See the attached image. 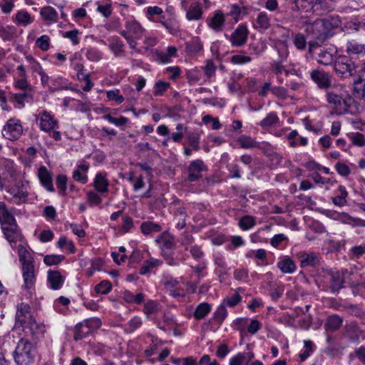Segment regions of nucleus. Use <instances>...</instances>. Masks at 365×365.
<instances>
[{
	"instance_id": "f257e3e1",
	"label": "nucleus",
	"mask_w": 365,
	"mask_h": 365,
	"mask_svg": "<svg viewBox=\"0 0 365 365\" xmlns=\"http://www.w3.org/2000/svg\"><path fill=\"white\" fill-rule=\"evenodd\" d=\"M326 100L331 109V113L336 115L354 114L353 101L346 98L341 90H329L326 93Z\"/></svg>"
},
{
	"instance_id": "f03ea898",
	"label": "nucleus",
	"mask_w": 365,
	"mask_h": 365,
	"mask_svg": "<svg viewBox=\"0 0 365 365\" xmlns=\"http://www.w3.org/2000/svg\"><path fill=\"white\" fill-rule=\"evenodd\" d=\"M338 25V20L331 24L327 19H317L314 21H307L304 26L308 36L322 41L328 38L331 27H337Z\"/></svg>"
},
{
	"instance_id": "7ed1b4c3",
	"label": "nucleus",
	"mask_w": 365,
	"mask_h": 365,
	"mask_svg": "<svg viewBox=\"0 0 365 365\" xmlns=\"http://www.w3.org/2000/svg\"><path fill=\"white\" fill-rule=\"evenodd\" d=\"M37 350L34 343L27 339H21L13 353L16 365H31L36 356Z\"/></svg>"
},
{
	"instance_id": "20e7f679",
	"label": "nucleus",
	"mask_w": 365,
	"mask_h": 365,
	"mask_svg": "<svg viewBox=\"0 0 365 365\" xmlns=\"http://www.w3.org/2000/svg\"><path fill=\"white\" fill-rule=\"evenodd\" d=\"M125 28V30H122L119 33L125 38L129 46L133 49H135L137 46L136 40L143 37L145 29L138 21L132 18L126 20Z\"/></svg>"
},
{
	"instance_id": "39448f33",
	"label": "nucleus",
	"mask_w": 365,
	"mask_h": 365,
	"mask_svg": "<svg viewBox=\"0 0 365 365\" xmlns=\"http://www.w3.org/2000/svg\"><path fill=\"white\" fill-rule=\"evenodd\" d=\"M294 7L297 10L312 11L317 15H322L333 9L332 4L327 0H295Z\"/></svg>"
},
{
	"instance_id": "423d86ee",
	"label": "nucleus",
	"mask_w": 365,
	"mask_h": 365,
	"mask_svg": "<svg viewBox=\"0 0 365 365\" xmlns=\"http://www.w3.org/2000/svg\"><path fill=\"white\" fill-rule=\"evenodd\" d=\"M356 66L354 61L348 56H339L334 63V70L340 78H346L356 73Z\"/></svg>"
},
{
	"instance_id": "0eeeda50",
	"label": "nucleus",
	"mask_w": 365,
	"mask_h": 365,
	"mask_svg": "<svg viewBox=\"0 0 365 365\" xmlns=\"http://www.w3.org/2000/svg\"><path fill=\"white\" fill-rule=\"evenodd\" d=\"M23 125L19 119L12 118L8 120L3 126L2 136L9 140L15 141L19 140L23 135Z\"/></svg>"
},
{
	"instance_id": "6e6552de",
	"label": "nucleus",
	"mask_w": 365,
	"mask_h": 365,
	"mask_svg": "<svg viewBox=\"0 0 365 365\" xmlns=\"http://www.w3.org/2000/svg\"><path fill=\"white\" fill-rule=\"evenodd\" d=\"M101 321L98 319L93 318L84 320L78 323L74 329L73 339L75 341L81 340L88 336L91 332L100 327Z\"/></svg>"
},
{
	"instance_id": "1a4fd4ad",
	"label": "nucleus",
	"mask_w": 365,
	"mask_h": 365,
	"mask_svg": "<svg viewBox=\"0 0 365 365\" xmlns=\"http://www.w3.org/2000/svg\"><path fill=\"white\" fill-rule=\"evenodd\" d=\"M21 271L24 279L22 287L28 290L29 297H31L37 274L34 263L21 265Z\"/></svg>"
},
{
	"instance_id": "9d476101",
	"label": "nucleus",
	"mask_w": 365,
	"mask_h": 365,
	"mask_svg": "<svg viewBox=\"0 0 365 365\" xmlns=\"http://www.w3.org/2000/svg\"><path fill=\"white\" fill-rule=\"evenodd\" d=\"M315 49V59L319 64L329 66L334 62L337 52L336 48L333 46L316 47Z\"/></svg>"
},
{
	"instance_id": "9b49d317",
	"label": "nucleus",
	"mask_w": 365,
	"mask_h": 365,
	"mask_svg": "<svg viewBox=\"0 0 365 365\" xmlns=\"http://www.w3.org/2000/svg\"><path fill=\"white\" fill-rule=\"evenodd\" d=\"M29 185L26 182H19L14 186L9 188L8 192L13 197L14 202L20 205L27 200Z\"/></svg>"
},
{
	"instance_id": "f8f14e48",
	"label": "nucleus",
	"mask_w": 365,
	"mask_h": 365,
	"mask_svg": "<svg viewBox=\"0 0 365 365\" xmlns=\"http://www.w3.org/2000/svg\"><path fill=\"white\" fill-rule=\"evenodd\" d=\"M248 34L249 31L247 26L244 24H240L230 36L226 34L225 36L229 39L232 46L239 47L246 43Z\"/></svg>"
},
{
	"instance_id": "ddd939ff",
	"label": "nucleus",
	"mask_w": 365,
	"mask_h": 365,
	"mask_svg": "<svg viewBox=\"0 0 365 365\" xmlns=\"http://www.w3.org/2000/svg\"><path fill=\"white\" fill-rule=\"evenodd\" d=\"M311 79L321 89H328L331 84V76L323 70L315 69L310 72Z\"/></svg>"
},
{
	"instance_id": "4468645a",
	"label": "nucleus",
	"mask_w": 365,
	"mask_h": 365,
	"mask_svg": "<svg viewBox=\"0 0 365 365\" xmlns=\"http://www.w3.org/2000/svg\"><path fill=\"white\" fill-rule=\"evenodd\" d=\"M22 327L25 334L31 336L34 339H38L43 337L46 331L43 324L38 323L35 319L29 321Z\"/></svg>"
},
{
	"instance_id": "2eb2a0df",
	"label": "nucleus",
	"mask_w": 365,
	"mask_h": 365,
	"mask_svg": "<svg viewBox=\"0 0 365 365\" xmlns=\"http://www.w3.org/2000/svg\"><path fill=\"white\" fill-rule=\"evenodd\" d=\"M207 170V167L202 160L197 159L190 162L187 167V180L195 182L202 177V173Z\"/></svg>"
},
{
	"instance_id": "dca6fc26",
	"label": "nucleus",
	"mask_w": 365,
	"mask_h": 365,
	"mask_svg": "<svg viewBox=\"0 0 365 365\" xmlns=\"http://www.w3.org/2000/svg\"><path fill=\"white\" fill-rule=\"evenodd\" d=\"M39 127L44 132H51L58 127V121L53 115L46 110H43L38 115Z\"/></svg>"
},
{
	"instance_id": "f3484780",
	"label": "nucleus",
	"mask_w": 365,
	"mask_h": 365,
	"mask_svg": "<svg viewBox=\"0 0 365 365\" xmlns=\"http://www.w3.org/2000/svg\"><path fill=\"white\" fill-rule=\"evenodd\" d=\"M33 319L34 318L31 313V307L28 304L22 302L17 305L16 325L23 327Z\"/></svg>"
},
{
	"instance_id": "a211bd4d",
	"label": "nucleus",
	"mask_w": 365,
	"mask_h": 365,
	"mask_svg": "<svg viewBox=\"0 0 365 365\" xmlns=\"http://www.w3.org/2000/svg\"><path fill=\"white\" fill-rule=\"evenodd\" d=\"M327 277L330 283V290L332 293L338 292L343 286V272L340 273L336 269H329L327 272Z\"/></svg>"
},
{
	"instance_id": "6ab92c4d",
	"label": "nucleus",
	"mask_w": 365,
	"mask_h": 365,
	"mask_svg": "<svg viewBox=\"0 0 365 365\" xmlns=\"http://www.w3.org/2000/svg\"><path fill=\"white\" fill-rule=\"evenodd\" d=\"M38 175L41 185L49 192H54V187L52 182L51 173L48 169L41 166L38 169Z\"/></svg>"
},
{
	"instance_id": "aec40b11",
	"label": "nucleus",
	"mask_w": 365,
	"mask_h": 365,
	"mask_svg": "<svg viewBox=\"0 0 365 365\" xmlns=\"http://www.w3.org/2000/svg\"><path fill=\"white\" fill-rule=\"evenodd\" d=\"M3 233L9 242H15L21 236L20 230L16 222L1 227Z\"/></svg>"
},
{
	"instance_id": "412c9836",
	"label": "nucleus",
	"mask_w": 365,
	"mask_h": 365,
	"mask_svg": "<svg viewBox=\"0 0 365 365\" xmlns=\"http://www.w3.org/2000/svg\"><path fill=\"white\" fill-rule=\"evenodd\" d=\"M65 277L57 270L49 269L48 271V283L52 289H59L63 282Z\"/></svg>"
},
{
	"instance_id": "4be33fe9",
	"label": "nucleus",
	"mask_w": 365,
	"mask_h": 365,
	"mask_svg": "<svg viewBox=\"0 0 365 365\" xmlns=\"http://www.w3.org/2000/svg\"><path fill=\"white\" fill-rule=\"evenodd\" d=\"M95 189L100 193L108 192L109 181L107 179L106 173H98L96 175L93 183Z\"/></svg>"
},
{
	"instance_id": "5701e85b",
	"label": "nucleus",
	"mask_w": 365,
	"mask_h": 365,
	"mask_svg": "<svg viewBox=\"0 0 365 365\" xmlns=\"http://www.w3.org/2000/svg\"><path fill=\"white\" fill-rule=\"evenodd\" d=\"M207 21L209 27L216 32H220L222 30L225 25V18L221 11H217L215 13L213 16L207 19Z\"/></svg>"
},
{
	"instance_id": "b1692460",
	"label": "nucleus",
	"mask_w": 365,
	"mask_h": 365,
	"mask_svg": "<svg viewBox=\"0 0 365 365\" xmlns=\"http://www.w3.org/2000/svg\"><path fill=\"white\" fill-rule=\"evenodd\" d=\"M155 241L163 250H171L175 248V244L174 242L173 237L168 232L162 233L160 235L156 237Z\"/></svg>"
},
{
	"instance_id": "393cba45",
	"label": "nucleus",
	"mask_w": 365,
	"mask_h": 365,
	"mask_svg": "<svg viewBox=\"0 0 365 365\" xmlns=\"http://www.w3.org/2000/svg\"><path fill=\"white\" fill-rule=\"evenodd\" d=\"M255 29L264 31L270 26V19L268 14L264 11H261L257 14L256 19L253 21Z\"/></svg>"
},
{
	"instance_id": "a878e982",
	"label": "nucleus",
	"mask_w": 365,
	"mask_h": 365,
	"mask_svg": "<svg viewBox=\"0 0 365 365\" xmlns=\"http://www.w3.org/2000/svg\"><path fill=\"white\" fill-rule=\"evenodd\" d=\"M300 266L302 268L307 267H315L319 263V257L314 252H303L299 255Z\"/></svg>"
},
{
	"instance_id": "bb28decb",
	"label": "nucleus",
	"mask_w": 365,
	"mask_h": 365,
	"mask_svg": "<svg viewBox=\"0 0 365 365\" xmlns=\"http://www.w3.org/2000/svg\"><path fill=\"white\" fill-rule=\"evenodd\" d=\"M343 323V318L337 314H332L327 317L324 323V329L327 331L334 332L339 329Z\"/></svg>"
},
{
	"instance_id": "cd10ccee",
	"label": "nucleus",
	"mask_w": 365,
	"mask_h": 365,
	"mask_svg": "<svg viewBox=\"0 0 365 365\" xmlns=\"http://www.w3.org/2000/svg\"><path fill=\"white\" fill-rule=\"evenodd\" d=\"M277 267L283 273L292 274L297 269L294 262L287 256H284L277 262Z\"/></svg>"
},
{
	"instance_id": "c85d7f7f",
	"label": "nucleus",
	"mask_w": 365,
	"mask_h": 365,
	"mask_svg": "<svg viewBox=\"0 0 365 365\" xmlns=\"http://www.w3.org/2000/svg\"><path fill=\"white\" fill-rule=\"evenodd\" d=\"M33 100V95L31 91H26L23 93H15L12 96L11 99V101L16 103L15 106L17 108H24L25 106V102H31Z\"/></svg>"
},
{
	"instance_id": "c756f323",
	"label": "nucleus",
	"mask_w": 365,
	"mask_h": 365,
	"mask_svg": "<svg viewBox=\"0 0 365 365\" xmlns=\"http://www.w3.org/2000/svg\"><path fill=\"white\" fill-rule=\"evenodd\" d=\"M343 284H347L351 289H353V286L356 285L359 280L361 278V275L356 270L349 271L347 269L343 270Z\"/></svg>"
},
{
	"instance_id": "7c9ffc66",
	"label": "nucleus",
	"mask_w": 365,
	"mask_h": 365,
	"mask_svg": "<svg viewBox=\"0 0 365 365\" xmlns=\"http://www.w3.org/2000/svg\"><path fill=\"white\" fill-rule=\"evenodd\" d=\"M202 13L200 3L193 2L186 11V18L188 21H197L202 18Z\"/></svg>"
},
{
	"instance_id": "2f4dec72",
	"label": "nucleus",
	"mask_w": 365,
	"mask_h": 365,
	"mask_svg": "<svg viewBox=\"0 0 365 365\" xmlns=\"http://www.w3.org/2000/svg\"><path fill=\"white\" fill-rule=\"evenodd\" d=\"M203 49V44L199 37L192 38L185 43V51L190 56L196 55Z\"/></svg>"
},
{
	"instance_id": "473e14b6",
	"label": "nucleus",
	"mask_w": 365,
	"mask_h": 365,
	"mask_svg": "<svg viewBox=\"0 0 365 365\" xmlns=\"http://www.w3.org/2000/svg\"><path fill=\"white\" fill-rule=\"evenodd\" d=\"M14 215L10 213L4 202H0V224L1 227L16 222Z\"/></svg>"
},
{
	"instance_id": "72a5a7b5",
	"label": "nucleus",
	"mask_w": 365,
	"mask_h": 365,
	"mask_svg": "<svg viewBox=\"0 0 365 365\" xmlns=\"http://www.w3.org/2000/svg\"><path fill=\"white\" fill-rule=\"evenodd\" d=\"M346 51L349 54L364 55L365 44H361L356 40H351L346 43Z\"/></svg>"
},
{
	"instance_id": "f704fd0d",
	"label": "nucleus",
	"mask_w": 365,
	"mask_h": 365,
	"mask_svg": "<svg viewBox=\"0 0 365 365\" xmlns=\"http://www.w3.org/2000/svg\"><path fill=\"white\" fill-rule=\"evenodd\" d=\"M140 230L145 235L160 232L162 230L160 225L151 221H146L141 224Z\"/></svg>"
},
{
	"instance_id": "c9c22d12",
	"label": "nucleus",
	"mask_w": 365,
	"mask_h": 365,
	"mask_svg": "<svg viewBox=\"0 0 365 365\" xmlns=\"http://www.w3.org/2000/svg\"><path fill=\"white\" fill-rule=\"evenodd\" d=\"M109 48L115 56H120L124 51V44L117 36L111 37L109 40Z\"/></svg>"
},
{
	"instance_id": "e433bc0d",
	"label": "nucleus",
	"mask_w": 365,
	"mask_h": 365,
	"mask_svg": "<svg viewBox=\"0 0 365 365\" xmlns=\"http://www.w3.org/2000/svg\"><path fill=\"white\" fill-rule=\"evenodd\" d=\"M336 195L332 198V202L337 206L342 207L346 204V197L348 192L343 185H339L337 190Z\"/></svg>"
},
{
	"instance_id": "4c0bfd02",
	"label": "nucleus",
	"mask_w": 365,
	"mask_h": 365,
	"mask_svg": "<svg viewBox=\"0 0 365 365\" xmlns=\"http://www.w3.org/2000/svg\"><path fill=\"white\" fill-rule=\"evenodd\" d=\"M18 254L21 265L34 263L31 254L21 245L18 246Z\"/></svg>"
},
{
	"instance_id": "58836bf2",
	"label": "nucleus",
	"mask_w": 365,
	"mask_h": 365,
	"mask_svg": "<svg viewBox=\"0 0 365 365\" xmlns=\"http://www.w3.org/2000/svg\"><path fill=\"white\" fill-rule=\"evenodd\" d=\"M68 81L66 78L58 76L51 80V85L49 86V90L51 92L59 90H66L68 88Z\"/></svg>"
},
{
	"instance_id": "ea45409f",
	"label": "nucleus",
	"mask_w": 365,
	"mask_h": 365,
	"mask_svg": "<svg viewBox=\"0 0 365 365\" xmlns=\"http://www.w3.org/2000/svg\"><path fill=\"white\" fill-rule=\"evenodd\" d=\"M162 261L158 259L150 258L145 260L140 269V274L149 273L153 269L156 268L162 264Z\"/></svg>"
},
{
	"instance_id": "a19ab883",
	"label": "nucleus",
	"mask_w": 365,
	"mask_h": 365,
	"mask_svg": "<svg viewBox=\"0 0 365 365\" xmlns=\"http://www.w3.org/2000/svg\"><path fill=\"white\" fill-rule=\"evenodd\" d=\"M279 123V118L275 112H270L267 116L259 123L262 128L274 126Z\"/></svg>"
},
{
	"instance_id": "79ce46f5",
	"label": "nucleus",
	"mask_w": 365,
	"mask_h": 365,
	"mask_svg": "<svg viewBox=\"0 0 365 365\" xmlns=\"http://www.w3.org/2000/svg\"><path fill=\"white\" fill-rule=\"evenodd\" d=\"M40 14L44 20L51 22H56L58 20V13L51 6H44L41 9Z\"/></svg>"
},
{
	"instance_id": "37998d69",
	"label": "nucleus",
	"mask_w": 365,
	"mask_h": 365,
	"mask_svg": "<svg viewBox=\"0 0 365 365\" xmlns=\"http://www.w3.org/2000/svg\"><path fill=\"white\" fill-rule=\"evenodd\" d=\"M211 311V305L207 302H202L198 304L194 312V317L199 320L203 319Z\"/></svg>"
},
{
	"instance_id": "c03bdc74",
	"label": "nucleus",
	"mask_w": 365,
	"mask_h": 365,
	"mask_svg": "<svg viewBox=\"0 0 365 365\" xmlns=\"http://www.w3.org/2000/svg\"><path fill=\"white\" fill-rule=\"evenodd\" d=\"M237 142L240 145L241 148L248 149L255 148L259 147V143L255 141L250 136L242 135L237 139Z\"/></svg>"
},
{
	"instance_id": "a18cd8bd",
	"label": "nucleus",
	"mask_w": 365,
	"mask_h": 365,
	"mask_svg": "<svg viewBox=\"0 0 365 365\" xmlns=\"http://www.w3.org/2000/svg\"><path fill=\"white\" fill-rule=\"evenodd\" d=\"M124 300L130 304H141L145 299V294L143 293H138L134 294L129 291H125L123 295Z\"/></svg>"
},
{
	"instance_id": "49530a36",
	"label": "nucleus",
	"mask_w": 365,
	"mask_h": 365,
	"mask_svg": "<svg viewBox=\"0 0 365 365\" xmlns=\"http://www.w3.org/2000/svg\"><path fill=\"white\" fill-rule=\"evenodd\" d=\"M339 220L343 223L351 225L352 226L360 227L361 225H365L363 220L358 217H351L349 215L344 212L341 213L339 215Z\"/></svg>"
},
{
	"instance_id": "de8ad7c7",
	"label": "nucleus",
	"mask_w": 365,
	"mask_h": 365,
	"mask_svg": "<svg viewBox=\"0 0 365 365\" xmlns=\"http://www.w3.org/2000/svg\"><path fill=\"white\" fill-rule=\"evenodd\" d=\"M143 324V320L141 317L135 316L131 318L125 325V331L127 333H133L137 329L140 328Z\"/></svg>"
},
{
	"instance_id": "09e8293b",
	"label": "nucleus",
	"mask_w": 365,
	"mask_h": 365,
	"mask_svg": "<svg viewBox=\"0 0 365 365\" xmlns=\"http://www.w3.org/2000/svg\"><path fill=\"white\" fill-rule=\"evenodd\" d=\"M256 224L255 217L251 215H245L239 221V227L242 230H248L253 227Z\"/></svg>"
},
{
	"instance_id": "8fccbe9b",
	"label": "nucleus",
	"mask_w": 365,
	"mask_h": 365,
	"mask_svg": "<svg viewBox=\"0 0 365 365\" xmlns=\"http://www.w3.org/2000/svg\"><path fill=\"white\" fill-rule=\"evenodd\" d=\"M242 301V297L235 292L234 294L224 298L222 303L226 306L231 308L235 307Z\"/></svg>"
},
{
	"instance_id": "3c124183",
	"label": "nucleus",
	"mask_w": 365,
	"mask_h": 365,
	"mask_svg": "<svg viewBox=\"0 0 365 365\" xmlns=\"http://www.w3.org/2000/svg\"><path fill=\"white\" fill-rule=\"evenodd\" d=\"M187 140L190 146L192 147L195 151H198L200 149V134L197 132H192L187 134Z\"/></svg>"
},
{
	"instance_id": "603ef678",
	"label": "nucleus",
	"mask_w": 365,
	"mask_h": 365,
	"mask_svg": "<svg viewBox=\"0 0 365 365\" xmlns=\"http://www.w3.org/2000/svg\"><path fill=\"white\" fill-rule=\"evenodd\" d=\"M227 316V310L226 309V306L222 302L215 312L213 318L216 322L222 324Z\"/></svg>"
},
{
	"instance_id": "864d4df0",
	"label": "nucleus",
	"mask_w": 365,
	"mask_h": 365,
	"mask_svg": "<svg viewBox=\"0 0 365 365\" xmlns=\"http://www.w3.org/2000/svg\"><path fill=\"white\" fill-rule=\"evenodd\" d=\"M351 292L354 296H361L365 299V277H361L356 284L353 286Z\"/></svg>"
},
{
	"instance_id": "5fc2aeb1",
	"label": "nucleus",
	"mask_w": 365,
	"mask_h": 365,
	"mask_svg": "<svg viewBox=\"0 0 365 365\" xmlns=\"http://www.w3.org/2000/svg\"><path fill=\"white\" fill-rule=\"evenodd\" d=\"M85 55L89 61H98L103 56V53L98 48L93 47L88 48Z\"/></svg>"
},
{
	"instance_id": "6e6d98bb",
	"label": "nucleus",
	"mask_w": 365,
	"mask_h": 365,
	"mask_svg": "<svg viewBox=\"0 0 365 365\" xmlns=\"http://www.w3.org/2000/svg\"><path fill=\"white\" fill-rule=\"evenodd\" d=\"M86 198L91 206H97L102 202L101 196L93 190H89L86 193Z\"/></svg>"
},
{
	"instance_id": "4d7b16f0",
	"label": "nucleus",
	"mask_w": 365,
	"mask_h": 365,
	"mask_svg": "<svg viewBox=\"0 0 365 365\" xmlns=\"http://www.w3.org/2000/svg\"><path fill=\"white\" fill-rule=\"evenodd\" d=\"M15 34V29L13 26H0V37L4 41L11 40Z\"/></svg>"
},
{
	"instance_id": "13d9d810",
	"label": "nucleus",
	"mask_w": 365,
	"mask_h": 365,
	"mask_svg": "<svg viewBox=\"0 0 365 365\" xmlns=\"http://www.w3.org/2000/svg\"><path fill=\"white\" fill-rule=\"evenodd\" d=\"M57 246L59 248H65L69 253H73L75 252V246L72 241L68 240L66 237H61L57 242Z\"/></svg>"
},
{
	"instance_id": "bf43d9fd",
	"label": "nucleus",
	"mask_w": 365,
	"mask_h": 365,
	"mask_svg": "<svg viewBox=\"0 0 365 365\" xmlns=\"http://www.w3.org/2000/svg\"><path fill=\"white\" fill-rule=\"evenodd\" d=\"M65 259L63 255H51L44 257L43 262L48 266L57 265Z\"/></svg>"
},
{
	"instance_id": "052dcab7",
	"label": "nucleus",
	"mask_w": 365,
	"mask_h": 365,
	"mask_svg": "<svg viewBox=\"0 0 365 365\" xmlns=\"http://www.w3.org/2000/svg\"><path fill=\"white\" fill-rule=\"evenodd\" d=\"M304 351L299 354V358L302 361H304L310 354L314 351V344L310 340L304 341Z\"/></svg>"
},
{
	"instance_id": "680f3d73",
	"label": "nucleus",
	"mask_w": 365,
	"mask_h": 365,
	"mask_svg": "<svg viewBox=\"0 0 365 365\" xmlns=\"http://www.w3.org/2000/svg\"><path fill=\"white\" fill-rule=\"evenodd\" d=\"M103 118L116 126L124 125L128 122V119L124 116H120L118 118H113L110 114L104 115Z\"/></svg>"
},
{
	"instance_id": "e2e57ef3",
	"label": "nucleus",
	"mask_w": 365,
	"mask_h": 365,
	"mask_svg": "<svg viewBox=\"0 0 365 365\" xmlns=\"http://www.w3.org/2000/svg\"><path fill=\"white\" fill-rule=\"evenodd\" d=\"M16 21L23 25H28L31 23V15L26 11H20L16 15Z\"/></svg>"
},
{
	"instance_id": "0e129e2a",
	"label": "nucleus",
	"mask_w": 365,
	"mask_h": 365,
	"mask_svg": "<svg viewBox=\"0 0 365 365\" xmlns=\"http://www.w3.org/2000/svg\"><path fill=\"white\" fill-rule=\"evenodd\" d=\"M111 283L108 280H103L96 286L95 290L98 294H106L111 290Z\"/></svg>"
},
{
	"instance_id": "69168bd1",
	"label": "nucleus",
	"mask_w": 365,
	"mask_h": 365,
	"mask_svg": "<svg viewBox=\"0 0 365 365\" xmlns=\"http://www.w3.org/2000/svg\"><path fill=\"white\" fill-rule=\"evenodd\" d=\"M170 87V83L165 81H158L155 83L154 86L153 93L155 96H161L163 95Z\"/></svg>"
},
{
	"instance_id": "338daca9",
	"label": "nucleus",
	"mask_w": 365,
	"mask_h": 365,
	"mask_svg": "<svg viewBox=\"0 0 365 365\" xmlns=\"http://www.w3.org/2000/svg\"><path fill=\"white\" fill-rule=\"evenodd\" d=\"M275 48L278 53L279 61H285L289 55L287 46L283 42H279L276 45Z\"/></svg>"
},
{
	"instance_id": "774afa93",
	"label": "nucleus",
	"mask_w": 365,
	"mask_h": 365,
	"mask_svg": "<svg viewBox=\"0 0 365 365\" xmlns=\"http://www.w3.org/2000/svg\"><path fill=\"white\" fill-rule=\"evenodd\" d=\"M68 178L65 175H58L56 178V185L62 195H64L67 190Z\"/></svg>"
}]
</instances>
